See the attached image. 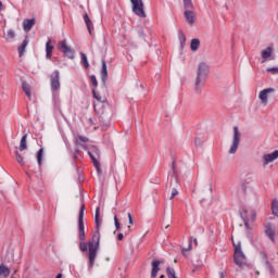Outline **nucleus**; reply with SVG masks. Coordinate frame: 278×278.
<instances>
[{
    "label": "nucleus",
    "mask_w": 278,
    "mask_h": 278,
    "mask_svg": "<svg viewBox=\"0 0 278 278\" xmlns=\"http://www.w3.org/2000/svg\"><path fill=\"white\" fill-rule=\"evenodd\" d=\"M59 47L62 53H64L66 58H70V60H73V58H75V51H73L71 47H68V45L66 43V40L60 41Z\"/></svg>",
    "instance_id": "obj_11"
},
{
    "label": "nucleus",
    "mask_w": 278,
    "mask_h": 278,
    "mask_svg": "<svg viewBox=\"0 0 278 278\" xmlns=\"http://www.w3.org/2000/svg\"><path fill=\"white\" fill-rule=\"evenodd\" d=\"M3 8V2L0 1V10Z\"/></svg>",
    "instance_id": "obj_47"
},
{
    "label": "nucleus",
    "mask_w": 278,
    "mask_h": 278,
    "mask_svg": "<svg viewBox=\"0 0 278 278\" xmlns=\"http://www.w3.org/2000/svg\"><path fill=\"white\" fill-rule=\"evenodd\" d=\"M160 278H164V275H161Z\"/></svg>",
    "instance_id": "obj_50"
},
{
    "label": "nucleus",
    "mask_w": 278,
    "mask_h": 278,
    "mask_svg": "<svg viewBox=\"0 0 278 278\" xmlns=\"http://www.w3.org/2000/svg\"><path fill=\"white\" fill-rule=\"evenodd\" d=\"M241 190H242V192H244V194H247V192L249 190V184L242 182L241 184Z\"/></svg>",
    "instance_id": "obj_38"
},
{
    "label": "nucleus",
    "mask_w": 278,
    "mask_h": 278,
    "mask_svg": "<svg viewBox=\"0 0 278 278\" xmlns=\"http://www.w3.org/2000/svg\"><path fill=\"white\" fill-rule=\"evenodd\" d=\"M88 137H84V136H79L77 139H76V144L77 147H81L83 149H86V144H81V142H88Z\"/></svg>",
    "instance_id": "obj_27"
},
{
    "label": "nucleus",
    "mask_w": 278,
    "mask_h": 278,
    "mask_svg": "<svg viewBox=\"0 0 278 278\" xmlns=\"http://www.w3.org/2000/svg\"><path fill=\"white\" fill-rule=\"evenodd\" d=\"M15 156H16V162H18L21 164V166L25 165V159H23L21 156V153H18V151H15Z\"/></svg>",
    "instance_id": "obj_32"
},
{
    "label": "nucleus",
    "mask_w": 278,
    "mask_h": 278,
    "mask_svg": "<svg viewBox=\"0 0 278 278\" xmlns=\"http://www.w3.org/2000/svg\"><path fill=\"white\" fill-rule=\"evenodd\" d=\"M261 55L263 58L262 63L266 62L268 60V58H270L273 55V48L268 47L265 50H263L261 52Z\"/></svg>",
    "instance_id": "obj_20"
},
{
    "label": "nucleus",
    "mask_w": 278,
    "mask_h": 278,
    "mask_svg": "<svg viewBox=\"0 0 278 278\" xmlns=\"http://www.w3.org/2000/svg\"><path fill=\"white\" fill-rule=\"evenodd\" d=\"M193 242H197V239H193Z\"/></svg>",
    "instance_id": "obj_51"
},
{
    "label": "nucleus",
    "mask_w": 278,
    "mask_h": 278,
    "mask_svg": "<svg viewBox=\"0 0 278 278\" xmlns=\"http://www.w3.org/2000/svg\"><path fill=\"white\" fill-rule=\"evenodd\" d=\"M36 25V18L30 20H24L23 22V29L26 34H29L31 31V28Z\"/></svg>",
    "instance_id": "obj_15"
},
{
    "label": "nucleus",
    "mask_w": 278,
    "mask_h": 278,
    "mask_svg": "<svg viewBox=\"0 0 278 278\" xmlns=\"http://www.w3.org/2000/svg\"><path fill=\"white\" fill-rule=\"evenodd\" d=\"M42 153H43V150H42V149H40V150L38 151V153H37V162H38L39 166L42 165Z\"/></svg>",
    "instance_id": "obj_34"
},
{
    "label": "nucleus",
    "mask_w": 278,
    "mask_h": 278,
    "mask_svg": "<svg viewBox=\"0 0 278 278\" xmlns=\"http://www.w3.org/2000/svg\"><path fill=\"white\" fill-rule=\"evenodd\" d=\"M160 264H164V261H153L151 266V278L157 277V273H160Z\"/></svg>",
    "instance_id": "obj_16"
},
{
    "label": "nucleus",
    "mask_w": 278,
    "mask_h": 278,
    "mask_svg": "<svg viewBox=\"0 0 278 278\" xmlns=\"http://www.w3.org/2000/svg\"><path fill=\"white\" fill-rule=\"evenodd\" d=\"M178 38H179L180 47L184 48V46L186 45V35H184V31H179Z\"/></svg>",
    "instance_id": "obj_30"
},
{
    "label": "nucleus",
    "mask_w": 278,
    "mask_h": 278,
    "mask_svg": "<svg viewBox=\"0 0 278 278\" xmlns=\"http://www.w3.org/2000/svg\"><path fill=\"white\" fill-rule=\"evenodd\" d=\"M240 138H242V135L240 134L238 126H235L233 127L232 144L229 149V153L231 155H233V153H236V151H238V147H240Z\"/></svg>",
    "instance_id": "obj_8"
},
{
    "label": "nucleus",
    "mask_w": 278,
    "mask_h": 278,
    "mask_svg": "<svg viewBox=\"0 0 278 278\" xmlns=\"http://www.w3.org/2000/svg\"><path fill=\"white\" fill-rule=\"evenodd\" d=\"M129 231H131V226H128V232L127 233H129Z\"/></svg>",
    "instance_id": "obj_48"
},
{
    "label": "nucleus",
    "mask_w": 278,
    "mask_h": 278,
    "mask_svg": "<svg viewBox=\"0 0 278 278\" xmlns=\"http://www.w3.org/2000/svg\"><path fill=\"white\" fill-rule=\"evenodd\" d=\"M80 58H81V64L85 66V68H89L90 63H88V56L86 55V53L80 52Z\"/></svg>",
    "instance_id": "obj_28"
},
{
    "label": "nucleus",
    "mask_w": 278,
    "mask_h": 278,
    "mask_svg": "<svg viewBox=\"0 0 278 278\" xmlns=\"http://www.w3.org/2000/svg\"><path fill=\"white\" fill-rule=\"evenodd\" d=\"M177 194H179V191H177V189L174 188L172 190V194H170V198H169L170 201H173V199H175L177 197Z\"/></svg>",
    "instance_id": "obj_40"
},
{
    "label": "nucleus",
    "mask_w": 278,
    "mask_h": 278,
    "mask_svg": "<svg viewBox=\"0 0 278 278\" xmlns=\"http://www.w3.org/2000/svg\"><path fill=\"white\" fill-rule=\"evenodd\" d=\"M88 155L90 156L91 159V162L97 170V173H101V163H99V155H100V152H99V149L97 148H93V152H88Z\"/></svg>",
    "instance_id": "obj_9"
},
{
    "label": "nucleus",
    "mask_w": 278,
    "mask_h": 278,
    "mask_svg": "<svg viewBox=\"0 0 278 278\" xmlns=\"http://www.w3.org/2000/svg\"><path fill=\"white\" fill-rule=\"evenodd\" d=\"M264 233L269 242H271L273 244L277 242V225L273 223L265 224Z\"/></svg>",
    "instance_id": "obj_4"
},
{
    "label": "nucleus",
    "mask_w": 278,
    "mask_h": 278,
    "mask_svg": "<svg viewBox=\"0 0 278 278\" xmlns=\"http://www.w3.org/2000/svg\"><path fill=\"white\" fill-rule=\"evenodd\" d=\"M271 212H273L274 216H277V218H278V201L277 200H274L271 202Z\"/></svg>",
    "instance_id": "obj_29"
},
{
    "label": "nucleus",
    "mask_w": 278,
    "mask_h": 278,
    "mask_svg": "<svg viewBox=\"0 0 278 278\" xmlns=\"http://www.w3.org/2000/svg\"><path fill=\"white\" fill-rule=\"evenodd\" d=\"M90 80L92 86H94V88H97V86H99V83L97 81V76L92 75L90 76Z\"/></svg>",
    "instance_id": "obj_37"
},
{
    "label": "nucleus",
    "mask_w": 278,
    "mask_h": 278,
    "mask_svg": "<svg viewBox=\"0 0 278 278\" xmlns=\"http://www.w3.org/2000/svg\"><path fill=\"white\" fill-rule=\"evenodd\" d=\"M55 278H62V274H58Z\"/></svg>",
    "instance_id": "obj_46"
},
{
    "label": "nucleus",
    "mask_w": 278,
    "mask_h": 278,
    "mask_svg": "<svg viewBox=\"0 0 278 278\" xmlns=\"http://www.w3.org/2000/svg\"><path fill=\"white\" fill-rule=\"evenodd\" d=\"M53 55V46L51 45V39H49L46 43V58L47 60H51Z\"/></svg>",
    "instance_id": "obj_19"
},
{
    "label": "nucleus",
    "mask_w": 278,
    "mask_h": 278,
    "mask_svg": "<svg viewBox=\"0 0 278 278\" xmlns=\"http://www.w3.org/2000/svg\"><path fill=\"white\" fill-rule=\"evenodd\" d=\"M28 45H29V39L26 37L22 42V45L18 47L20 58H23V54L25 53V49H27Z\"/></svg>",
    "instance_id": "obj_21"
},
{
    "label": "nucleus",
    "mask_w": 278,
    "mask_h": 278,
    "mask_svg": "<svg viewBox=\"0 0 278 278\" xmlns=\"http://www.w3.org/2000/svg\"><path fill=\"white\" fill-rule=\"evenodd\" d=\"M14 38H16V34L14 33V30L9 29L7 33V40H14Z\"/></svg>",
    "instance_id": "obj_33"
},
{
    "label": "nucleus",
    "mask_w": 278,
    "mask_h": 278,
    "mask_svg": "<svg viewBox=\"0 0 278 278\" xmlns=\"http://www.w3.org/2000/svg\"><path fill=\"white\" fill-rule=\"evenodd\" d=\"M84 212H86V204H81L79 216H78L79 240H81V242L86 240V230L84 226Z\"/></svg>",
    "instance_id": "obj_6"
},
{
    "label": "nucleus",
    "mask_w": 278,
    "mask_h": 278,
    "mask_svg": "<svg viewBox=\"0 0 278 278\" xmlns=\"http://www.w3.org/2000/svg\"><path fill=\"white\" fill-rule=\"evenodd\" d=\"M188 251H192V240L189 241V244H188L187 248H182V254H184V255H188V254H187Z\"/></svg>",
    "instance_id": "obj_35"
},
{
    "label": "nucleus",
    "mask_w": 278,
    "mask_h": 278,
    "mask_svg": "<svg viewBox=\"0 0 278 278\" xmlns=\"http://www.w3.org/2000/svg\"><path fill=\"white\" fill-rule=\"evenodd\" d=\"M100 207L96 208V215H94V222H96V232L92 236V239L86 243L80 242L79 249L83 253H86L88 251V257H89V268H92L94 266V262L97 260V253L99 252V244L101 242V232L99 231V227H101V216H100Z\"/></svg>",
    "instance_id": "obj_1"
},
{
    "label": "nucleus",
    "mask_w": 278,
    "mask_h": 278,
    "mask_svg": "<svg viewBox=\"0 0 278 278\" xmlns=\"http://www.w3.org/2000/svg\"><path fill=\"white\" fill-rule=\"evenodd\" d=\"M92 93L94 99L98 101L93 104L96 112L98 110L99 114H105V111L103 109L101 110V108H105V105H108L105 102V97H102L96 90H92Z\"/></svg>",
    "instance_id": "obj_7"
},
{
    "label": "nucleus",
    "mask_w": 278,
    "mask_h": 278,
    "mask_svg": "<svg viewBox=\"0 0 278 278\" xmlns=\"http://www.w3.org/2000/svg\"><path fill=\"white\" fill-rule=\"evenodd\" d=\"M172 168L175 170V162L172 163Z\"/></svg>",
    "instance_id": "obj_45"
},
{
    "label": "nucleus",
    "mask_w": 278,
    "mask_h": 278,
    "mask_svg": "<svg viewBox=\"0 0 278 278\" xmlns=\"http://www.w3.org/2000/svg\"><path fill=\"white\" fill-rule=\"evenodd\" d=\"M168 227H170V225L165 226V229H168Z\"/></svg>",
    "instance_id": "obj_49"
},
{
    "label": "nucleus",
    "mask_w": 278,
    "mask_h": 278,
    "mask_svg": "<svg viewBox=\"0 0 278 278\" xmlns=\"http://www.w3.org/2000/svg\"><path fill=\"white\" fill-rule=\"evenodd\" d=\"M261 260L263 264H265L266 268H268L270 275H275V267L273 266V263H270V260L268 258V254H266V252H261Z\"/></svg>",
    "instance_id": "obj_12"
},
{
    "label": "nucleus",
    "mask_w": 278,
    "mask_h": 278,
    "mask_svg": "<svg viewBox=\"0 0 278 278\" xmlns=\"http://www.w3.org/2000/svg\"><path fill=\"white\" fill-rule=\"evenodd\" d=\"M250 218H251V220H252V223L253 222H255V218H256V216H257V213H255V211H251V213H250Z\"/></svg>",
    "instance_id": "obj_41"
},
{
    "label": "nucleus",
    "mask_w": 278,
    "mask_h": 278,
    "mask_svg": "<svg viewBox=\"0 0 278 278\" xmlns=\"http://www.w3.org/2000/svg\"><path fill=\"white\" fill-rule=\"evenodd\" d=\"M22 89L24 90L26 97L28 99H31V87H29V84L23 81L22 83Z\"/></svg>",
    "instance_id": "obj_24"
},
{
    "label": "nucleus",
    "mask_w": 278,
    "mask_h": 278,
    "mask_svg": "<svg viewBox=\"0 0 278 278\" xmlns=\"http://www.w3.org/2000/svg\"><path fill=\"white\" fill-rule=\"evenodd\" d=\"M102 81H108V63L102 61V70H101Z\"/></svg>",
    "instance_id": "obj_23"
},
{
    "label": "nucleus",
    "mask_w": 278,
    "mask_h": 278,
    "mask_svg": "<svg viewBox=\"0 0 278 278\" xmlns=\"http://www.w3.org/2000/svg\"><path fill=\"white\" fill-rule=\"evenodd\" d=\"M185 10H192L194 8V4H192V0H182Z\"/></svg>",
    "instance_id": "obj_31"
},
{
    "label": "nucleus",
    "mask_w": 278,
    "mask_h": 278,
    "mask_svg": "<svg viewBox=\"0 0 278 278\" xmlns=\"http://www.w3.org/2000/svg\"><path fill=\"white\" fill-rule=\"evenodd\" d=\"M275 160H278V150L263 155V166H268V164L275 162Z\"/></svg>",
    "instance_id": "obj_13"
},
{
    "label": "nucleus",
    "mask_w": 278,
    "mask_h": 278,
    "mask_svg": "<svg viewBox=\"0 0 278 278\" xmlns=\"http://www.w3.org/2000/svg\"><path fill=\"white\" fill-rule=\"evenodd\" d=\"M227 274H225V271H219V278H226Z\"/></svg>",
    "instance_id": "obj_44"
},
{
    "label": "nucleus",
    "mask_w": 278,
    "mask_h": 278,
    "mask_svg": "<svg viewBox=\"0 0 278 278\" xmlns=\"http://www.w3.org/2000/svg\"><path fill=\"white\" fill-rule=\"evenodd\" d=\"M270 92H275V89L267 88V89L262 90L258 93V99H261L262 103H265V104L268 103V94H270Z\"/></svg>",
    "instance_id": "obj_14"
},
{
    "label": "nucleus",
    "mask_w": 278,
    "mask_h": 278,
    "mask_svg": "<svg viewBox=\"0 0 278 278\" xmlns=\"http://www.w3.org/2000/svg\"><path fill=\"white\" fill-rule=\"evenodd\" d=\"M130 3L132 5V12L136 14V16H139V18H147V13H144V3L142 0H130Z\"/></svg>",
    "instance_id": "obj_5"
},
{
    "label": "nucleus",
    "mask_w": 278,
    "mask_h": 278,
    "mask_svg": "<svg viewBox=\"0 0 278 278\" xmlns=\"http://www.w3.org/2000/svg\"><path fill=\"white\" fill-rule=\"evenodd\" d=\"M185 18L189 25H194V12L189 10L185 11Z\"/></svg>",
    "instance_id": "obj_17"
},
{
    "label": "nucleus",
    "mask_w": 278,
    "mask_h": 278,
    "mask_svg": "<svg viewBox=\"0 0 278 278\" xmlns=\"http://www.w3.org/2000/svg\"><path fill=\"white\" fill-rule=\"evenodd\" d=\"M125 238V236L123 235V232H119L118 235H117V240H123Z\"/></svg>",
    "instance_id": "obj_43"
},
{
    "label": "nucleus",
    "mask_w": 278,
    "mask_h": 278,
    "mask_svg": "<svg viewBox=\"0 0 278 278\" xmlns=\"http://www.w3.org/2000/svg\"><path fill=\"white\" fill-rule=\"evenodd\" d=\"M232 244L235 247V264L238 265L239 268H244V266H247V256L244 255V252H242V245L240 244V242L236 243L233 241Z\"/></svg>",
    "instance_id": "obj_3"
},
{
    "label": "nucleus",
    "mask_w": 278,
    "mask_h": 278,
    "mask_svg": "<svg viewBox=\"0 0 278 278\" xmlns=\"http://www.w3.org/2000/svg\"><path fill=\"white\" fill-rule=\"evenodd\" d=\"M199 47H201V41L199 39H192L190 43L191 51H199Z\"/></svg>",
    "instance_id": "obj_26"
},
{
    "label": "nucleus",
    "mask_w": 278,
    "mask_h": 278,
    "mask_svg": "<svg viewBox=\"0 0 278 278\" xmlns=\"http://www.w3.org/2000/svg\"><path fill=\"white\" fill-rule=\"evenodd\" d=\"M207 75H210V65L202 62L198 65L197 70V78H195V91L201 92V81L203 79L207 78Z\"/></svg>",
    "instance_id": "obj_2"
},
{
    "label": "nucleus",
    "mask_w": 278,
    "mask_h": 278,
    "mask_svg": "<svg viewBox=\"0 0 278 278\" xmlns=\"http://www.w3.org/2000/svg\"><path fill=\"white\" fill-rule=\"evenodd\" d=\"M84 21L86 23L87 29L90 34V36H92V30L94 29V25L92 24V21L90 20V17L88 16V13H86L84 15Z\"/></svg>",
    "instance_id": "obj_18"
},
{
    "label": "nucleus",
    "mask_w": 278,
    "mask_h": 278,
    "mask_svg": "<svg viewBox=\"0 0 278 278\" xmlns=\"http://www.w3.org/2000/svg\"><path fill=\"white\" fill-rule=\"evenodd\" d=\"M10 277V268L4 264L0 265V278H8Z\"/></svg>",
    "instance_id": "obj_22"
},
{
    "label": "nucleus",
    "mask_w": 278,
    "mask_h": 278,
    "mask_svg": "<svg viewBox=\"0 0 278 278\" xmlns=\"http://www.w3.org/2000/svg\"><path fill=\"white\" fill-rule=\"evenodd\" d=\"M51 90L56 92L60 90V71H54L50 76Z\"/></svg>",
    "instance_id": "obj_10"
},
{
    "label": "nucleus",
    "mask_w": 278,
    "mask_h": 278,
    "mask_svg": "<svg viewBox=\"0 0 278 278\" xmlns=\"http://www.w3.org/2000/svg\"><path fill=\"white\" fill-rule=\"evenodd\" d=\"M267 73H271L273 75H278V67H269L267 68Z\"/></svg>",
    "instance_id": "obj_39"
},
{
    "label": "nucleus",
    "mask_w": 278,
    "mask_h": 278,
    "mask_svg": "<svg viewBox=\"0 0 278 278\" xmlns=\"http://www.w3.org/2000/svg\"><path fill=\"white\" fill-rule=\"evenodd\" d=\"M114 225H115L116 231H119L121 223L118 222V216H116V215H114Z\"/></svg>",
    "instance_id": "obj_36"
},
{
    "label": "nucleus",
    "mask_w": 278,
    "mask_h": 278,
    "mask_svg": "<svg viewBox=\"0 0 278 278\" xmlns=\"http://www.w3.org/2000/svg\"><path fill=\"white\" fill-rule=\"evenodd\" d=\"M127 216L129 225H134V217L131 216V213H128Z\"/></svg>",
    "instance_id": "obj_42"
},
{
    "label": "nucleus",
    "mask_w": 278,
    "mask_h": 278,
    "mask_svg": "<svg viewBox=\"0 0 278 278\" xmlns=\"http://www.w3.org/2000/svg\"><path fill=\"white\" fill-rule=\"evenodd\" d=\"M18 149H20V151L27 150V135H23Z\"/></svg>",
    "instance_id": "obj_25"
}]
</instances>
